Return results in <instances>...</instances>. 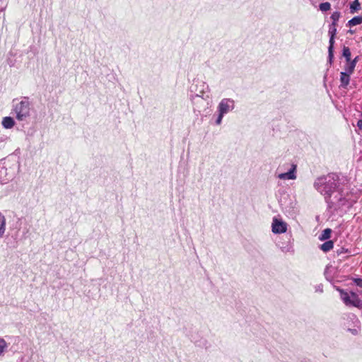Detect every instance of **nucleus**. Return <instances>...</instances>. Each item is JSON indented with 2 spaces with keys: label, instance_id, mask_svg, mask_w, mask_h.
<instances>
[{
  "label": "nucleus",
  "instance_id": "f8f14e48",
  "mask_svg": "<svg viewBox=\"0 0 362 362\" xmlns=\"http://www.w3.org/2000/svg\"><path fill=\"white\" fill-rule=\"evenodd\" d=\"M6 230V221L3 215L0 214V238L3 236Z\"/></svg>",
  "mask_w": 362,
  "mask_h": 362
},
{
  "label": "nucleus",
  "instance_id": "0eeeda50",
  "mask_svg": "<svg viewBox=\"0 0 362 362\" xmlns=\"http://www.w3.org/2000/svg\"><path fill=\"white\" fill-rule=\"evenodd\" d=\"M350 75L351 74L345 73V72H341V74H340V82H341V86L343 88H346L347 86L349 84Z\"/></svg>",
  "mask_w": 362,
  "mask_h": 362
},
{
  "label": "nucleus",
  "instance_id": "6ab92c4d",
  "mask_svg": "<svg viewBox=\"0 0 362 362\" xmlns=\"http://www.w3.org/2000/svg\"><path fill=\"white\" fill-rule=\"evenodd\" d=\"M340 18V13L338 11L334 12L331 16V19L332 20V23H337Z\"/></svg>",
  "mask_w": 362,
  "mask_h": 362
},
{
  "label": "nucleus",
  "instance_id": "5701e85b",
  "mask_svg": "<svg viewBox=\"0 0 362 362\" xmlns=\"http://www.w3.org/2000/svg\"><path fill=\"white\" fill-rule=\"evenodd\" d=\"M357 127L359 129L362 130V119H359L357 122Z\"/></svg>",
  "mask_w": 362,
  "mask_h": 362
},
{
  "label": "nucleus",
  "instance_id": "f03ea898",
  "mask_svg": "<svg viewBox=\"0 0 362 362\" xmlns=\"http://www.w3.org/2000/svg\"><path fill=\"white\" fill-rule=\"evenodd\" d=\"M341 299L346 306H352L358 309H362V300L354 292L348 293L344 290H340Z\"/></svg>",
  "mask_w": 362,
  "mask_h": 362
},
{
  "label": "nucleus",
  "instance_id": "9b49d317",
  "mask_svg": "<svg viewBox=\"0 0 362 362\" xmlns=\"http://www.w3.org/2000/svg\"><path fill=\"white\" fill-rule=\"evenodd\" d=\"M332 233V230L330 228L325 229L322 233L319 236V239L320 240H325L330 238Z\"/></svg>",
  "mask_w": 362,
  "mask_h": 362
},
{
  "label": "nucleus",
  "instance_id": "4be33fe9",
  "mask_svg": "<svg viewBox=\"0 0 362 362\" xmlns=\"http://www.w3.org/2000/svg\"><path fill=\"white\" fill-rule=\"evenodd\" d=\"M223 114L219 112V115L216 121V124H220L221 121H222V119H223Z\"/></svg>",
  "mask_w": 362,
  "mask_h": 362
},
{
  "label": "nucleus",
  "instance_id": "423d86ee",
  "mask_svg": "<svg viewBox=\"0 0 362 362\" xmlns=\"http://www.w3.org/2000/svg\"><path fill=\"white\" fill-rule=\"evenodd\" d=\"M358 57L354 60L346 61V65L344 66L345 73L351 74L354 71V69L356 64Z\"/></svg>",
  "mask_w": 362,
  "mask_h": 362
},
{
  "label": "nucleus",
  "instance_id": "aec40b11",
  "mask_svg": "<svg viewBox=\"0 0 362 362\" xmlns=\"http://www.w3.org/2000/svg\"><path fill=\"white\" fill-rule=\"evenodd\" d=\"M6 346L7 344L6 341L4 339L0 338V355H1L4 353Z\"/></svg>",
  "mask_w": 362,
  "mask_h": 362
},
{
  "label": "nucleus",
  "instance_id": "20e7f679",
  "mask_svg": "<svg viewBox=\"0 0 362 362\" xmlns=\"http://www.w3.org/2000/svg\"><path fill=\"white\" fill-rule=\"evenodd\" d=\"M296 170V165L293 164L291 165V170L288 172L280 174L279 177L282 180H294L296 178L295 175Z\"/></svg>",
  "mask_w": 362,
  "mask_h": 362
},
{
  "label": "nucleus",
  "instance_id": "6e6552de",
  "mask_svg": "<svg viewBox=\"0 0 362 362\" xmlns=\"http://www.w3.org/2000/svg\"><path fill=\"white\" fill-rule=\"evenodd\" d=\"M24 106V103H21V107L20 110L17 112V119L18 120H23L25 117H26L28 115V107L25 106V111H23V107Z\"/></svg>",
  "mask_w": 362,
  "mask_h": 362
},
{
  "label": "nucleus",
  "instance_id": "f3484780",
  "mask_svg": "<svg viewBox=\"0 0 362 362\" xmlns=\"http://www.w3.org/2000/svg\"><path fill=\"white\" fill-rule=\"evenodd\" d=\"M337 23H332L329 29V35L332 37H335L337 33Z\"/></svg>",
  "mask_w": 362,
  "mask_h": 362
},
{
  "label": "nucleus",
  "instance_id": "9d476101",
  "mask_svg": "<svg viewBox=\"0 0 362 362\" xmlns=\"http://www.w3.org/2000/svg\"><path fill=\"white\" fill-rule=\"evenodd\" d=\"M320 247L323 252H327L333 249L334 242L332 240L326 241L322 244Z\"/></svg>",
  "mask_w": 362,
  "mask_h": 362
},
{
  "label": "nucleus",
  "instance_id": "39448f33",
  "mask_svg": "<svg viewBox=\"0 0 362 362\" xmlns=\"http://www.w3.org/2000/svg\"><path fill=\"white\" fill-rule=\"evenodd\" d=\"M230 103H232L230 100L223 99L218 105L219 112L223 115L227 113L230 110Z\"/></svg>",
  "mask_w": 362,
  "mask_h": 362
},
{
  "label": "nucleus",
  "instance_id": "1a4fd4ad",
  "mask_svg": "<svg viewBox=\"0 0 362 362\" xmlns=\"http://www.w3.org/2000/svg\"><path fill=\"white\" fill-rule=\"evenodd\" d=\"M14 124H15V122L12 117H4L3 121H2V125L5 128H6V129L12 128L14 126Z\"/></svg>",
  "mask_w": 362,
  "mask_h": 362
},
{
  "label": "nucleus",
  "instance_id": "412c9836",
  "mask_svg": "<svg viewBox=\"0 0 362 362\" xmlns=\"http://www.w3.org/2000/svg\"><path fill=\"white\" fill-rule=\"evenodd\" d=\"M353 281L356 284V286L362 288V279L361 278H354Z\"/></svg>",
  "mask_w": 362,
  "mask_h": 362
},
{
  "label": "nucleus",
  "instance_id": "7ed1b4c3",
  "mask_svg": "<svg viewBox=\"0 0 362 362\" xmlns=\"http://www.w3.org/2000/svg\"><path fill=\"white\" fill-rule=\"evenodd\" d=\"M287 225L285 222L279 221L276 218L273 219L272 232L274 233H284L286 232Z\"/></svg>",
  "mask_w": 362,
  "mask_h": 362
},
{
  "label": "nucleus",
  "instance_id": "f257e3e1",
  "mask_svg": "<svg viewBox=\"0 0 362 362\" xmlns=\"http://www.w3.org/2000/svg\"><path fill=\"white\" fill-rule=\"evenodd\" d=\"M338 181L339 176L337 175L334 173L329 174L325 179H319L320 182L316 184L317 189L330 197L338 187Z\"/></svg>",
  "mask_w": 362,
  "mask_h": 362
},
{
  "label": "nucleus",
  "instance_id": "2eb2a0df",
  "mask_svg": "<svg viewBox=\"0 0 362 362\" xmlns=\"http://www.w3.org/2000/svg\"><path fill=\"white\" fill-rule=\"evenodd\" d=\"M329 46L328 47L329 57L332 59L333 57V49H334V37L330 36L329 38Z\"/></svg>",
  "mask_w": 362,
  "mask_h": 362
},
{
  "label": "nucleus",
  "instance_id": "4468645a",
  "mask_svg": "<svg viewBox=\"0 0 362 362\" xmlns=\"http://www.w3.org/2000/svg\"><path fill=\"white\" fill-rule=\"evenodd\" d=\"M348 23L351 26H355V25H359V24L362 23V16L354 17L352 19H351L349 21Z\"/></svg>",
  "mask_w": 362,
  "mask_h": 362
},
{
  "label": "nucleus",
  "instance_id": "dca6fc26",
  "mask_svg": "<svg viewBox=\"0 0 362 362\" xmlns=\"http://www.w3.org/2000/svg\"><path fill=\"white\" fill-rule=\"evenodd\" d=\"M351 51L348 47H344L343 48V56L345 57L346 61H350L351 59Z\"/></svg>",
  "mask_w": 362,
  "mask_h": 362
},
{
  "label": "nucleus",
  "instance_id": "ddd939ff",
  "mask_svg": "<svg viewBox=\"0 0 362 362\" xmlns=\"http://www.w3.org/2000/svg\"><path fill=\"white\" fill-rule=\"evenodd\" d=\"M351 13H354L355 12L358 11L361 9V5L358 2V0H354L350 6Z\"/></svg>",
  "mask_w": 362,
  "mask_h": 362
},
{
  "label": "nucleus",
  "instance_id": "a211bd4d",
  "mask_svg": "<svg viewBox=\"0 0 362 362\" xmlns=\"http://www.w3.org/2000/svg\"><path fill=\"white\" fill-rule=\"evenodd\" d=\"M331 8V4L329 2H324L320 4V9L322 11H327Z\"/></svg>",
  "mask_w": 362,
  "mask_h": 362
}]
</instances>
